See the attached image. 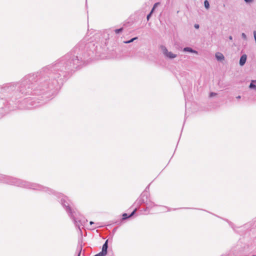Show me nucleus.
<instances>
[{"label":"nucleus","mask_w":256,"mask_h":256,"mask_svg":"<svg viewBox=\"0 0 256 256\" xmlns=\"http://www.w3.org/2000/svg\"><path fill=\"white\" fill-rule=\"evenodd\" d=\"M78 256H80V254H79Z\"/></svg>","instance_id":"aec40b11"},{"label":"nucleus","mask_w":256,"mask_h":256,"mask_svg":"<svg viewBox=\"0 0 256 256\" xmlns=\"http://www.w3.org/2000/svg\"><path fill=\"white\" fill-rule=\"evenodd\" d=\"M230 40H232V36H230Z\"/></svg>","instance_id":"a211bd4d"},{"label":"nucleus","mask_w":256,"mask_h":256,"mask_svg":"<svg viewBox=\"0 0 256 256\" xmlns=\"http://www.w3.org/2000/svg\"><path fill=\"white\" fill-rule=\"evenodd\" d=\"M184 51L186 52H196V51L193 50L192 48H186L184 50Z\"/></svg>","instance_id":"423d86ee"},{"label":"nucleus","mask_w":256,"mask_h":256,"mask_svg":"<svg viewBox=\"0 0 256 256\" xmlns=\"http://www.w3.org/2000/svg\"><path fill=\"white\" fill-rule=\"evenodd\" d=\"M108 240H106L105 243L102 246V250L100 253L95 255V256H104L107 254V249H108Z\"/></svg>","instance_id":"f257e3e1"},{"label":"nucleus","mask_w":256,"mask_h":256,"mask_svg":"<svg viewBox=\"0 0 256 256\" xmlns=\"http://www.w3.org/2000/svg\"><path fill=\"white\" fill-rule=\"evenodd\" d=\"M216 57L217 58L218 60H224V55L220 53V52H217L216 54Z\"/></svg>","instance_id":"20e7f679"},{"label":"nucleus","mask_w":256,"mask_h":256,"mask_svg":"<svg viewBox=\"0 0 256 256\" xmlns=\"http://www.w3.org/2000/svg\"><path fill=\"white\" fill-rule=\"evenodd\" d=\"M136 209H135L129 216H128V214H122L123 219H126L128 217H130L132 216H133L134 214V212H136Z\"/></svg>","instance_id":"39448f33"},{"label":"nucleus","mask_w":256,"mask_h":256,"mask_svg":"<svg viewBox=\"0 0 256 256\" xmlns=\"http://www.w3.org/2000/svg\"><path fill=\"white\" fill-rule=\"evenodd\" d=\"M204 6H205V8H206V9L209 8L210 4H209V2H208L207 0H204Z\"/></svg>","instance_id":"0eeeda50"},{"label":"nucleus","mask_w":256,"mask_h":256,"mask_svg":"<svg viewBox=\"0 0 256 256\" xmlns=\"http://www.w3.org/2000/svg\"><path fill=\"white\" fill-rule=\"evenodd\" d=\"M152 14V13H151V12H150V14H148V16H147V20H149L150 17V15H151V14Z\"/></svg>","instance_id":"4468645a"},{"label":"nucleus","mask_w":256,"mask_h":256,"mask_svg":"<svg viewBox=\"0 0 256 256\" xmlns=\"http://www.w3.org/2000/svg\"><path fill=\"white\" fill-rule=\"evenodd\" d=\"M162 50L164 54L167 56L168 57L170 58H175L176 56V55L170 52H168V50L165 47H162Z\"/></svg>","instance_id":"f03ea898"},{"label":"nucleus","mask_w":256,"mask_h":256,"mask_svg":"<svg viewBox=\"0 0 256 256\" xmlns=\"http://www.w3.org/2000/svg\"><path fill=\"white\" fill-rule=\"evenodd\" d=\"M236 98H240V96H238Z\"/></svg>","instance_id":"f3484780"},{"label":"nucleus","mask_w":256,"mask_h":256,"mask_svg":"<svg viewBox=\"0 0 256 256\" xmlns=\"http://www.w3.org/2000/svg\"><path fill=\"white\" fill-rule=\"evenodd\" d=\"M137 38H138L137 37H135V38L131 39L130 40L124 42V43H125V44H129L130 42H132L134 40H136Z\"/></svg>","instance_id":"6e6552de"},{"label":"nucleus","mask_w":256,"mask_h":256,"mask_svg":"<svg viewBox=\"0 0 256 256\" xmlns=\"http://www.w3.org/2000/svg\"><path fill=\"white\" fill-rule=\"evenodd\" d=\"M253 82H254V81H252V82L250 85V88H256V86L253 84Z\"/></svg>","instance_id":"9d476101"},{"label":"nucleus","mask_w":256,"mask_h":256,"mask_svg":"<svg viewBox=\"0 0 256 256\" xmlns=\"http://www.w3.org/2000/svg\"><path fill=\"white\" fill-rule=\"evenodd\" d=\"M246 2H252V0H244Z\"/></svg>","instance_id":"2eb2a0df"},{"label":"nucleus","mask_w":256,"mask_h":256,"mask_svg":"<svg viewBox=\"0 0 256 256\" xmlns=\"http://www.w3.org/2000/svg\"><path fill=\"white\" fill-rule=\"evenodd\" d=\"M158 4H160V2H156V4H154V6H153L152 9V10H151V13H152V12H154V10L156 8V7Z\"/></svg>","instance_id":"1a4fd4ad"},{"label":"nucleus","mask_w":256,"mask_h":256,"mask_svg":"<svg viewBox=\"0 0 256 256\" xmlns=\"http://www.w3.org/2000/svg\"><path fill=\"white\" fill-rule=\"evenodd\" d=\"M242 36H244V37H246V35L244 34H242Z\"/></svg>","instance_id":"dca6fc26"},{"label":"nucleus","mask_w":256,"mask_h":256,"mask_svg":"<svg viewBox=\"0 0 256 256\" xmlns=\"http://www.w3.org/2000/svg\"><path fill=\"white\" fill-rule=\"evenodd\" d=\"M246 55L244 54L242 55L240 60V66H243L246 63Z\"/></svg>","instance_id":"7ed1b4c3"},{"label":"nucleus","mask_w":256,"mask_h":256,"mask_svg":"<svg viewBox=\"0 0 256 256\" xmlns=\"http://www.w3.org/2000/svg\"><path fill=\"white\" fill-rule=\"evenodd\" d=\"M93 224V222H90V224Z\"/></svg>","instance_id":"6ab92c4d"},{"label":"nucleus","mask_w":256,"mask_h":256,"mask_svg":"<svg viewBox=\"0 0 256 256\" xmlns=\"http://www.w3.org/2000/svg\"><path fill=\"white\" fill-rule=\"evenodd\" d=\"M194 28H199V25L198 24H194Z\"/></svg>","instance_id":"ddd939ff"},{"label":"nucleus","mask_w":256,"mask_h":256,"mask_svg":"<svg viewBox=\"0 0 256 256\" xmlns=\"http://www.w3.org/2000/svg\"><path fill=\"white\" fill-rule=\"evenodd\" d=\"M122 30V28H120L119 29H116L114 32L116 34H118L120 32H121Z\"/></svg>","instance_id":"9b49d317"},{"label":"nucleus","mask_w":256,"mask_h":256,"mask_svg":"<svg viewBox=\"0 0 256 256\" xmlns=\"http://www.w3.org/2000/svg\"><path fill=\"white\" fill-rule=\"evenodd\" d=\"M216 93H214V92H211V93L210 94V97H212V96H216Z\"/></svg>","instance_id":"f8f14e48"}]
</instances>
